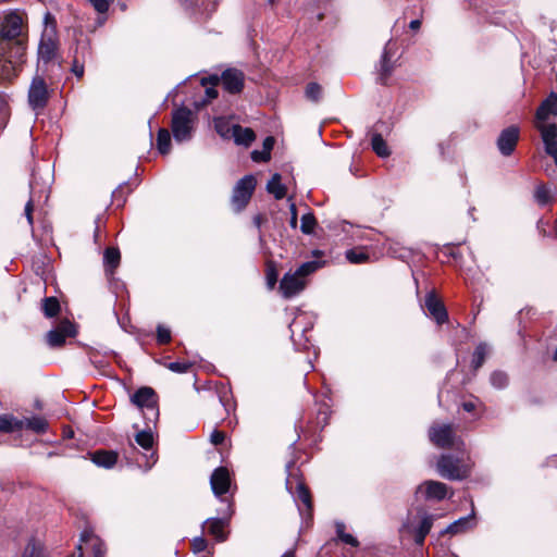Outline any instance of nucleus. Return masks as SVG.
<instances>
[{"instance_id": "nucleus-56", "label": "nucleus", "mask_w": 557, "mask_h": 557, "mask_svg": "<svg viewBox=\"0 0 557 557\" xmlns=\"http://www.w3.org/2000/svg\"><path fill=\"white\" fill-rule=\"evenodd\" d=\"M289 209H290V221H289V224H290V226L293 228H296L297 227V221H298L296 205L295 203H290Z\"/></svg>"}, {"instance_id": "nucleus-54", "label": "nucleus", "mask_w": 557, "mask_h": 557, "mask_svg": "<svg viewBox=\"0 0 557 557\" xmlns=\"http://www.w3.org/2000/svg\"><path fill=\"white\" fill-rule=\"evenodd\" d=\"M271 154L267 150H255L251 152V159L256 162H265L270 159Z\"/></svg>"}, {"instance_id": "nucleus-23", "label": "nucleus", "mask_w": 557, "mask_h": 557, "mask_svg": "<svg viewBox=\"0 0 557 557\" xmlns=\"http://www.w3.org/2000/svg\"><path fill=\"white\" fill-rule=\"evenodd\" d=\"M434 518L435 517L433 515L423 513L419 524L413 528L412 533L414 535V543L417 545H423L425 536L432 529Z\"/></svg>"}, {"instance_id": "nucleus-31", "label": "nucleus", "mask_w": 557, "mask_h": 557, "mask_svg": "<svg viewBox=\"0 0 557 557\" xmlns=\"http://www.w3.org/2000/svg\"><path fill=\"white\" fill-rule=\"evenodd\" d=\"M22 420L24 421V428H27L37 434L45 433L48 428L47 420L41 417H33Z\"/></svg>"}, {"instance_id": "nucleus-29", "label": "nucleus", "mask_w": 557, "mask_h": 557, "mask_svg": "<svg viewBox=\"0 0 557 557\" xmlns=\"http://www.w3.org/2000/svg\"><path fill=\"white\" fill-rule=\"evenodd\" d=\"M81 541L90 546L94 557H104L106 546L100 539L90 533L84 532L82 534Z\"/></svg>"}, {"instance_id": "nucleus-62", "label": "nucleus", "mask_w": 557, "mask_h": 557, "mask_svg": "<svg viewBox=\"0 0 557 557\" xmlns=\"http://www.w3.org/2000/svg\"><path fill=\"white\" fill-rule=\"evenodd\" d=\"M7 100L3 95L0 94V112L5 108Z\"/></svg>"}, {"instance_id": "nucleus-40", "label": "nucleus", "mask_w": 557, "mask_h": 557, "mask_svg": "<svg viewBox=\"0 0 557 557\" xmlns=\"http://www.w3.org/2000/svg\"><path fill=\"white\" fill-rule=\"evenodd\" d=\"M508 381V375L503 371H494L490 376L491 384L497 389L505 388Z\"/></svg>"}, {"instance_id": "nucleus-7", "label": "nucleus", "mask_w": 557, "mask_h": 557, "mask_svg": "<svg viewBox=\"0 0 557 557\" xmlns=\"http://www.w3.org/2000/svg\"><path fill=\"white\" fill-rule=\"evenodd\" d=\"M256 183L253 175H246L237 182L232 196V205L236 211H240L247 206L255 190Z\"/></svg>"}, {"instance_id": "nucleus-41", "label": "nucleus", "mask_w": 557, "mask_h": 557, "mask_svg": "<svg viewBox=\"0 0 557 557\" xmlns=\"http://www.w3.org/2000/svg\"><path fill=\"white\" fill-rule=\"evenodd\" d=\"M317 225L315 218L312 212H307L301 216L300 230L304 234H311Z\"/></svg>"}, {"instance_id": "nucleus-21", "label": "nucleus", "mask_w": 557, "mask_h": 557, "mask_svg": "<svg viewBox=\"0 0 557 557\" xmlns=\"http://www.w3.org/2000/svg\"><path fill=\"white\" fill-rule=\"evenodd\" d=\"M391 41L386 44L384 47L383 53L381 55L380 66H379V81L381 84H387V81L394 70V64L392 62L393 52L391 50Z\"/></svg>"}, {"instance_id": "nucleus-1", "label": "nucleus", "mask_w": 557, "mask_h": 557, "mask_svg": "<svg viewBox=\"0 0 557 557\" xmlns=\"http://www.w3.org/2000/svg\"><path fill=\"white\" fill-rule=\"evenodd\" d=\"M195 120L194 112L186 107L173 111L171 128L175 141L184 143L191 139Z\"/></svg>"}, {"instance_id": "nucleus-42", "label": "nucleus", "mask_w": 557, "mask_h": 557, "mask_svg": "<svg viewBox=\"0 0 557 557\" xmlns=\"http://www.w3.org/2000/svg\"><path fill=\"white\" fill-rule=\"evenodd\" d=\"M66 337L62 332L54 329L48 332L47 342L50 347H60L65 343Z\"/></svg>"}, {"instance_id": "nucleus-17", "label": "nucleus", "mask_w": 557, "mask_h": 557, "mask_svg": "<svg viewBox=\"0 0 557 557\" xmlns=\"http://www.w3.org/2000/svg\"><path fill=\"white\" fill-rule=\"evenodd\" d=\"M1 51L7 53L12 65H15L16 73H18L25 62L26 46L24 40L10 41L9 45H4V49H1Z\"/></svg>"}, {"instance_id": "nucleus-34", "label": "nucleus", "mask_w": 557, "mask_h": 557, "mask_svg": "<svg viewBox=\"0 0 557 557\" xmlns=\"http://www.w3.org/2000/svg\"><path fill=\"white\" fill-rule=\"evenodd\" d=\"M371 146L374 152L381 158L388 157L391 153L385 140L380 134H373Z\"/></svg>"}, {"instance_id": "nucleus-2", "label": "nucleus", "mask_w": 557, "mask_h": 557, "mask_svg": "<svg viewBox=\"0 0 557 557\" xmlns=\"http://www.w3.org/2000/svg\"><path fill=\"white\" fill-rule=\"evenodd\" d=\"M436 468L442 478L450 481H461L470 474V466L449 454H444L438 458Z\"/></svg>"}, {"instance_id": "nucleus-14", "label": "nucleus", "mask_w": 557, "mask_h": 557, "mask_svg": "<svg viewBox=\"0 0 557 557\" xmlns=\"http://www.w3.org/2000/svg\"><path fill=\"white\" fill-rule=\"evenodd\" d=\"M423 495L425 500H443L448 495V486L440 481L428 480L421 483L416 491V495Z\"/></svg>"}, {"instance_id": "nucleus-59", "label": "nucleus", "mask_w": 557, "mask_h": 557, "mask_svg": "<svg viewBox=\"0 0 557 557\" xmlns=\"http://www.w3.org/2000/svg\"><path fill=\"white\" fill-rule=\"evenodd\" d=\"M274 146V138L269 136L263 140V150H267V152H271L272 148Z\"/></svg>"}, {"instance_id": "nucleus-3", "label": "nucleus", "mask_w": 557, "mask_h": 557, "mask_svg": "<svg viewBox=\"0 0 557 557\" xmlns=\"http://www.w3.org/2000/svg\"><path fill=\"white\" fill-rule=\"evenodd\" d=\"M132 403L143 410L145 419L154 423L159 416L157 394L148 386L140 387L131 397Z\"/></svg>"}, {"instance_id": "nucleus-38", "label": "nucleus", "mask_w": 557, "mask_h": 557, "mask_svg": "<svg viewBox=\"0 0 557 557\" xmlns=\"http://www.w3.org/2000/svg\"><path fill=\"white\" fill-rule=\"evenodd\" d=\"M345 524L343 522L336 523V534L338 539L345 544L351 545L354 547L358 546L359 542L355 536L345 532Z\"/></svg>"}, {"instance_id": "nucleus-50", "label": "nucleus", "mask_w": 557, "mask_h": 557, "mask_svg": "<svg viewBox=\"0 0 557 557\" xmlns=\"http://www.w3.org/2000/svg\"><path fill=\"white\" fill-rule=\"evenodd\" d=\"M190 368H191L190 362L175 361V362H170L168 364V369L175 373H186L189 371Z\"/></svg>"}, {"instance_id": "nucleus-25", "label": "nucleus", "mask_w": 557, "mask_h": 557, "mask_svg": "<svg viewBox=\"0 0 557 557\" xmlns=\"http://www.w3.org/2000/svg\"><path fill=\"white\" fill-rule=\"evenodd\" d=\"M232 138H234L237 145L248 147L255 140L256 136L251 128L242 127L236 124L233 128Z\"/></svg>"}, {"instance_id": "nucleus-58", "label": "nucleus", "mask_w": 557, "mask_h": 557, "mask_svg": "<svg viewBox=\"0 0 557 557\" xmlns=\"http://www.w3.org/2000/svg\"><path fill=\"white\" fill-rule=\"evenodd\" d=\"M72 71L78 78H81L84 75V66L83 64H79L77 61H74Z\"/></svg>"}, {"instance_id": "nucleus-4", "label": "nucleus", "mask_w": 557, "mask_h": 557, "mask_svg": "<svg viewBox=\"0 0 557 557\" xmlns=\"http://www.w3.org/2000/svg\"><path fill=\"white\" fill-rule=\"evenodd\" d=\"M430 441L440 448L456 447L463 445V442L456 437L451 424H433L429 430Z\"/></svg>"}, {"instance_id": "nucleus-44", "label": "nucleus", "mask_w": 557, "mask_h": 557, "mask_svg": "<svg viewBox=\"0 0 557 557\" xmlns=\"http://www.w3.org/2000/svg\"><path fill=\"white\" fill-rule=\"evenodd\" d=\"M306 97L314 102H318L322 97V87L317 83H310L306 87Z\"/></svg>"}, {"instance_id": "nucleus-13", "label": "nucleus", "mask_w": 557, "mask_h": 557, "mask_svg": "<svg viewBox=\"0 0 557 557\" xmlns=\"http://www.w3.org/2000/svg\"><path fill=\"white\" fill-rule=\"evenodd\" d=\"M210 485L213 494L222 502L230 503L227 498H223L231 487L230 472L225 467L216 468L210 476Z\"/></svg>"}, {"instance_id": "nucleus-37", "label": "nucleus", "mask_w": 557, "mask_h": 557, "mask_svg": "<svg viewBox=\"0 0 557 557\" xmlns=\"http://www.w3.org/2000/svg\"><path fill=\"white\" fill-rule=\"evenodd\" d=\"M235 125L236 124H231L227 120L223 117H219L214 121V127L223 138L232 137L233 128Z\"/></svg>"}, {"instance_id": "nucleus-18", "label": "nucleus", "mask_w": 557, "mask_h": 557, "mask_svg": "<svg viewBox=\"0 0 557 557\" xmlns=\"http://www.w3.org/2000/svg\"><path fill=\"white\" fill-rule=\"evenodd\" d=\"M244 73L236 69H228L222 73L221 81L225 90L238 94L244 87Z\"/></svg>"}, {"instance_id": "nucleus-61", "label": "nucleus", "mask_w": 557, "mask_h": 557, "mask_svg": "<svg viewBox=\"0 0 557 557\" xmlns=\"http://www.w3.org/2000/svg\"><path fill=\"white\" fill-rule=\"evenodd\" d=\"M420 26H421V21H420V20H413V21H411V22H410V24H409V27H410L411 29H413V30L419 29V28H420Z\"/></svg>"}, {"instance_id": "nucleus-30", "label": "nucleus", "mask_w": 557, "mask_h": 557, "mask_svg": "<svg viewBox=\"0 0 557 557\" xmlns=\"http://www.w3.org/2000/svg\"><path fill=\"white\" fill-rule=\"evenodd\" d=\"M267 190L275 199H283L286 195V187L281 183V175L275 173L267 184Z\"/></svg>"}, {"instance_id": "nucleus-55", "label": "nucleus", "mask_w": 557, "mask_h": 557, "mask_svg": "<svg viewBox=\"0 0 557 557\" xmlns=\"http://www.w3.org/2000/svg\"><path fill=\"white\" fill-rule=\"evenodd\" d=\"M225 436L224 433L218 430H214L210 435V441L214 445H220L223 443Z\"/></svg>"}, {"instance_id": "nucleus-19", "label": "nucleus", "mask_w": 557, "mask_h": 557, "mask_svg": "<svg viewBox=\"0 0 557 557\" xmlns=\"http://www.w3.org/2000/svg\"><path fill=\"white\" fill-rule=\"evenodd\" d=\"M424 306L432 317L438 324L447 321L448 314L444 304L435 296L434 293H429L425 296Z\"/></svg>"}, {"instance_id": "nucleus-36", "label": "nucleus", "mask_w": 557, "mask_h": 557, "mask_svg": "<svg viewBox=\"0 0 557 557\" xmlns=\"http://www.w3.org/2000/svg\"><path fill=\"white\" fill-rule=\"evenodd\" d=\"M346 259L354 264L364 263L369 260V255L363 248H352L345 252Z\"/></svg>"}, {"instance_id": "nucleus-53", "label": "nucleus", "mask_w": 557, "mask_h": 557, "mask_svg": "<svg viewBox=\"0 0 557 557\" xmlns=\"http://www.w3.org/2000/svg\"><path fill=\"white\" fill-rule=\"evenodd\" d=\"M33 212H34V203H33V200L29 199L26 205H25V208H24V215L27 220V223L30 227H33V224H34V220H33Z\"/></svg>"}, {"instance_id": "nucleus-12", "label": "nucleus", "mask_w": 557, "mask_h": 557, "mask_svg": "<svg viewBox=\"0 0 557 557\" xmlns=\"http://www.w3.org/2000/svg\"><path fill=\"white\" fill-rule=\"evenodd\" d=\"M306 286L307 280L300 277L295 271H289L280 282V292L284 298L288 299L301 293Z\"/></svg>"}, {"instance_id": "nucleus-45", "label": "nucleus", "mask_w": 557, "mask_h": 557, "mask_svg": "<svg viewBox=\"0 0 557 557\" xmlns=\"http://www.w3.org/2000/svg\"><path fill=\"white\" fill-rule=\"evenodd\" d=\"M23 557H46L44 549L40 545L36 544L34 541L28 542L26 545Z\"/></svg>"}, {"instance_id": "nucleus-5", "label": "nucleus", "mask_w": 557, "mask_h": 557, "mask_svg": "<svg viewBox=\"0 0 557 557\" xmlns=\"http://www.w3.org/2000/svg\"><path fill=\"white\" fill-rule=\"evenodd\" d=\"M50 98V91L46 79L41 75H35L28 89V104L35 110H42Z\"/></svg>"}, {"instance_id": "nucleus-46", "label": "nucleus", "mask_w": 557, "mask_h": 557, "mask_svg": "<svg viewBox=\"0 0 557 557\" xmlns=\"http://www.w3.org/2000/svg\"><path fill=\"white\" fill-rule=\"evenodd\" d=\"M536 202L541 206H545L550 200L549 190L545 185H539L534 193Z\"/></svg>"}, {"instance_id": "nucleus-35", "label": "nucleus", "mask_w": 557, "mask_h": 557, "mask_svg": "<svg viewBox=\"0 0 557 557\" xmlns=\"http://www.w3.org/2000/svg\"><path fill=\"white\" fill-rule=\"evenodd\" d=\"M42 311L47 318L55 317L60 311V304L55 297H46L42 299Z\"/></svg>"}, {"instance_id": "nucleus-24", "label": "nucleus", "mask_w": 557, "mask_h": 557, "mask_svg": "<svg viewBox=\"0 0 557 557\" xmlns=\"http://www.w3.org/2000/svg\"><path fill=\"white\" fill-rule=\"evenodd\" d=\"M91 460L99 467L112 468L117 461V454L112 450H98L92 454Z\"/></svg>"}, {"instance_id": "nucleus-57", "label": "nucleus", "mask_w": 557, "mask_h": 557, "mask_svg": "<svg viewBox=\"0 0 557 557\" xmlns=\"http://www.w3.org/2000/svg\"><path fill=\"white\" fill-rule=\"evenodd\" d=\"M218 97V90L214 87L206 88V100L205 102H210L211 100Z\"/></svg>"}, {"instance_id": "nucleus-6", "label": "nucleus", "mask_w": 557, "mask_h": 557, "mask_svg": "<svg viewBox=\"0 0 557 557\" xmlns=\"http://www.w3.org/2000/svg\"><path fill=\"white\" fill-rule=\"evenodd\" d=\"M22 25L23 20L17 13L11 12L4 16L0 29V49H4L10 41L22 39Z\"/></svg>"}, {"instance_id": "nucleus-43", "label": "nucleus", "mask_w": 557, "mask_h": 557, "mask_svg": "<svg viewBox=\"0 0 557 557\" xmlns=\"http://www.w3.org/2000/svg\"><path fill=\"white\" fill-rule=\"evenodd\" d=\"M278 273L274 263L269 262L265 270V280L269 289H273L277 283Z\"/></svg>"}, {"instance_id": "nucleus-33", "label": "nucleus", "mask_w": 557, "mask_h": 557, "mask_svg": "<svg viewBox=\"0 0 557 557\" xmlns=\"http://www.w3.org/2000/svg\"><path fill=\"white\" fill-rule=\"evenodd\" d=\"M171 135L166 128H160L157 135V148L161 154L170 152Z\"/></svg>"}, {"instance_id": "nucleus-47", "label": "nucleus", "mask_w": 557, "mask_h": 557, "mask_svg": "<svg viewBox=\"0 0 557 557\" xmlns=\"http://www.w3.org/2000/svg\"><path fill=\"white\" fill-rule=\"evenodd\" d=\"M88 2L91 4L96 12L99 14H104L109 11L113 0H88Z\"/></svg>"}, {"instance_id": "nucleus-11", "label": "nucleus", "mask_w": 557, "mask_h": 557, "mask_svg": "<svg viewBox=\"0 0 557 557\" xmlns=\"http://www.w3.org/2000/svg\"><path fill=\"white\" fill-rule=\"evenodd\" d=\"M286 486L292 493L294 500L298 506L299 513L302 517L310 518L312 512V500L309 490L305 486L304 483L298 482L296 490L293 491L292 482L289 479L286 481Z\"/></svg>"}, {"instance_id": "nucleus-22", "label": "nucleus", "mask_w": 557, "mask_h": 557, "mask_svg": "<svg viewBox=\"0 0 557 557\" xmlns=\"http://www.w3.org/2000/svg\"><path fill=\"white\" fill-rule=\"evenodd\" d=\"M542 140L547 154L553 157L557 165V126L542 127Z\"/></svg>"}, {"instance_id": "nucleus-10", "label": "nucleus", "mask_w": 557, "mask_h": 557, "mask_svg": "<svg viewBox=\"0 0 557 557\" xmlns=\"http://www.w3.org/2000/svg\"><path fill=\"white\" fill-rule=\"evenodd\" d=\"M147 429L148 430H143L138 432L135 436L136 443L146 451H149V455L146 453L143 454V458L146 459L145 463H141L139 460H137L138 466L140 468H144L145 471L150 470L157 461L156 453L151 450L153 446V436L150 430V422L147 423Z\"/></svg>"}, {"instance_id": "nucleus-26", "label": "nucleus", "mask_w": 557, "mask_h": 557, "mask_svg": "<svg viewBox=\"0 0 557 557\" xmlns=\"http://www.w3.org/2000/svg\"><path fill=\"white\" fill-rule=\"evenodd\" d=\"M473 517L474 513L472 512L467 517L454 521L442 533L458 534L466 532L474 525Z\"/></svg>"}, {"instance_id": "nucleus-28", "label": "nucleus", "mask_w": 557, "mask_h": 557, "mask_svg": "<svg viewBox=\"0 0 557 557\" xmlns=\"http://www.w3.org/2000/svg\"><path fill=\"white\" fill-rule=\"evenodd\" d=\"M121 260L120 250L117 248H107L103 255V262L106 272L113 274L114 270L119 267Z\"/></svg>"}, {"instance_id": "nucleus-48", "label": "nucleus", "mask_w": 557, "mask_h": 557, "mask_svg": "<svg viewBox=\"0 0 557 557\" xmlns=\"http://www.w3.org/2000/svg\"><path fill=\"white\" fill-rule=\"evenodd\" d=\"M157 341L161 345L168 344L171 341L170 329L159 324L157 326Z\"/></svg>"}, {"instance_id": "nucleus-32", "label": "nucleus", "mask_w": 557, "mask_h": 557, "mask_svg": "<svg viewBox=\"0 0 557 557\" xmlns=\"http://www.w3.org/2000/svg\"><path fill=\"white\" fill-rule=\"evenodd\" d=\"M488 354V347L485 343H480L472 355L471 366L474 370H478L482 367L485 361V358Z\"/></svg>"}, {"instance_id": "nucleus-63", "label": "nucleus", "mask_w": 557, "mask_h": 557, "mask_svg": "<svg viewBox=\"0 0 557 557\" xmlns=\"http://www.w3.org/2000/svg\"><path fill=\"white\" fill-rule=\"evenodd\" d=\"M261 221H262V218L260 215H257L255 216L253 219V222L256 224L257 227H260L261 226Z\"/></svg>"}, {"instance_id": "nucleus-16", "label": "nucleus", "mask_w": 557, "mask_h": 557, "mask_svg": "<svg viewBox=\"0 0 557 557\" xmlns=\"http://www.w3.org/2000/svg\"><path fill=\"white\" fill-rule=\"evenodd\" d=\"M520 137V129L516 125L504 128L496 141L499 152L508 157L512 154Z\"/></svg>"}, {"instance_id": "nucleus-51", "label": "nucleus", "mask_w": 557, "mask_h": 557, "mask_svg": "<svg viewBox=\"0 0 557 557\" xmlns=\"http://www.w3.org/2000/svg\"><path fill=\"white\" fill-rule=\"evenodd\" d=\"M194 553H200L207 548V541L202 536H197L191 541Z\"/></svg>"}, {"instance_id": "nucleus-20", "label": "nucleus", "mask_w": 557, "mask_h": 557, "mask_svg": "<svg viewBox=\"0 0 557 557\" xmlns=\"http://www.w3.org/2000/svg\"><path fill=\"white\" fill-rule=\"evenodd\" d=\"M186 8L193 9L195 14L206 20L215 11L220 0H182Z\"/></svg>"}, {"instance_id": "nucleus-39", "label": "nucleus", "mask_w": 557, "mask_h": 557, "mask_svg": "<svg viewBox=\"0 0 557 557\" xmlns=\"http://www.w3.org/2000/svg\"><path fill=\"white\" fill-rule=\"evenodd\" d=\"M321 267V263L318 261H308L302 263L299 268L295 270V272L300 276L307 280V276L314 273L319 268Z\"/></svg>"}, {"instance_id": "nucleus-49", "label": "nucleus", "mask_w": 557, "mask_h": 557, "mask_svg": "<svg viewBox=\"0 0 557 557\" xmlns=\"http://www.w3.org/2000/svg\"><path fill=\"white\" fill-rule=\"evenodd\" d=\"M62 334H64L65 337H72L75 336L76 330L73 323H71L67 320L62 321L59 326L57 327Z\"/></svg>"}, {"instance_id": "nucleus-60", "label": "nucleus", "mask_w": 557, "mask_h": 557, "mask_svg": "<svg viewBox=\"0 0 557 557\" xmlns=\"http://www.w3.org/2000/svg\"><path fill=\"white\" fill-rule=\"evenodd\" d=\"M462 409L467 412H472L475 410V404L472 401L462 403Z\"/></svg>"}, {"instance_id": "nucleus-9", "label": "nucleus", "mask_w": 557, "mask_h": 557, "mask_svg": "<svg viewBox=\"0 0 557 557\" xmlns=\"http://www.w3.org/2000/svg\"><path fill=\"white\" fill-rule=\"evenodd\" d=\"M550 115H557V94L552 92L539 107L535 115V127L542 134V127L557 126L555 123H549Z\"/></svg>"}, {"instance_id": "nucleus-64", "label": "nucleus", "mask_w": 557, "mask_h": 557, "mask_svg": "<svg viewBox=\"0 0 557 557\" xmlns=\"http://www.w3.org/2000/svg\"><path fill=\"white\" fill-rule=\"evenodd\" d=\"M282 557H295L292 550L286 552Z\"/></svg>"}, {"instance_id": "nucleus-15", "label": "nucleus", "mask_w": 557, "mask_h": 557, "mask_svg": "<svg viewBox=\"0 0 557 557\" xmlns=\"http://www.w3.org/2000/svg\"><path fill=\"white\" fill-rule=\"evenodd\" d=\"M231 503L227 504L226 513L220 518H209L203 522L207 525L208 533L218 542H225L227 540V533L224 531L225 527L228 525L230 519L233 515Z\"/></svg>"}, {"instance_id": "nucleus-52", "label": "nucleus", "mask_w": 557, "mask_h": 557, "mask_svg": "<svg viewBox=\"0 0 557 557\" xmlns=\"http://www.w3.org/2000/svg\"><path fill=\"white\" fill-rule=\"evenodd\" d=\"M301 317H302L301 314L296 317L294 319V321L289 324V330L292 332V337H294L297 332L304 334L308 330V329L301 327V325H300V318Z\"/></svg>"}, {"instance_id": "nucleus-8", "label": "nucleus", "mask_w": 557, "mask_h": 557, "mask_svg": "<svg viewBox=\"0 0 557 557\" xmlns=\"http://www.w3.org/2000/svg\"><path fill=\"white\" fill-rule=\"evenodd\" d=\"M58 48L57 33L53 26H46L38 46V59L45 63L50 62Z\"/></svg>"}, {"instance_id": "nucleus-27", "label": "nucleus", "mask_w": 557, "mask_h": 557, "mask_svg": "<svg viewBox=\"0 0 557 557\" xmlns=\"http://www.w3.org/2000/svg\"><path fill=\"white\" fill-rule=\"evenodd\" d=\"M22 429H24V421L22 419H17L12 414L0 416V432L14 433Z\"/></svg>"}]
</instances>
